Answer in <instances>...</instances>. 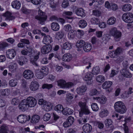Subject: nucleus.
<instances>
[{"mask_svg":"<svg viewBox=\"0 0 133 133\" xmlns=\"http://www.w3.org/2000/svg\"><path fill=\"white\" fill-rule=\"evenodd\" d=\"M114 107L115 111L121 114L124 113L127 110L124 104L121 101L116 102L115 104Z\"/></svg>","mask_w":133,"mask_h":133,"instance_id":"1","label":"nucleus"},{"mask_svg":"<svg viewBox=\"0 0 133 133\" xmlns=\"http://www.w3.org/2000/svg\"><path fill=\"white\" fill-rule=\"evenodd\" d=\"M78 105L80 107V110L79 112L80 116L83 114L88 115L90 114V112L85 102H80L78 103Z\"/></svg>","mask_w":133,"mask_h":133,"instance_id":"2","label":"nucleus"},{"mask_svg":"<svg viewBox=\"0 0 133 133\" xmlns=\"http://www.w3.org/2000/svg\"><path fill=\"white\" fill-rule=\"evenodd\" d=\"M38 15L35 16V19L39 20L41 24H44V21L46 19L47 16L44 12L41 10L38 11Z\"/></svg>","mask_w":133,"mask_h":133,"instance_id":"3","label":"nucleus"},{"mask_svg":"<svg viewBox=\"0 0 133 133\" xmlns=\"http://www.w3.org/2000/svg\"><path fill=\"white\" fill-rule=\"evenodd\" d=\"M123 20L128 23H131L133 22V15L130 13H126L122 16Z\"/></svg>","mask_w":133,"mask_h":133,"instance_id":"4","label":"nucleus"},{"mask_svg":"<svg viewBox=\"0 0 133 133\" xmlns=\"http://www.w3.org/2000/svg\"><path fill=\"white\" fill-rule=\"evenodd\" d=\"M58 85L62 88H69L73 85V84L71 82L66 83L64 80L60 79L57 81Z\"/></svg>","mask_w":133,"mask_h":133,"instance_id":"5","label":"nucleus"},{"mask_svg":"<svg viewBox=\"0 0 133 133\" xmlns=\"http://www.w3.org/2000/svg\"><path fill=\"white\" fill-rule=\"evenodd\" d=\"M122 48L118 47L115 50L109 52V54L111 57L114 58H116L117 56L119 55L122 52Z\"/></svg>","mask_w":133,"mask_h":133,"instance_id":"6","label":"nucleus"},{"mask_svg":"<svg viewBox=\"0 0 133 133\" xmlns=\"http://www.w3.org/2000/svg\"><path fill=\"white\" fill-rule=\"evenodd\" d=\"M23 76L25 78L29 79L33 78L34 74L33 72L31 70H26L23 72Z\"/></svg>","mask_w":133,"mask_h":133,"instance_id":"7","label":"nucleus"},{"mask_svg":"<svg viewBox=\"0 0 133 133\" xmlns=\"http://www.w3.org/2000/svg\"><path fill=\"white\" fill-rule=\"evenodd\" d=\"M30 116H28V118L26 116L24 115H20L17 117V120L20 123H23L27 121H29L30 119Z\"/></svg>","mask_w":133,"mask_h":133,"instance_id":"8","label":"nucleus"},{"mask_svg":"<svg viewBox=\"0 0 133 133\" xmlns=\"http://www.w3.org/2000/svg\"><path fill=\"white\" fill-rule=\"evenodd\" d=\"M29 107L28 103L26 100L25 99L22 100L19 105V109L22 111H24L27 110Z\"/></svg>","mask_w":133,"mask_h":133,"instance_id":"9","label":"nucleus"},{"mask_svg":"<svg viewBox=\"0 0 133 133\" xmlns=\"http://www.w3.org/2000/svg\"><path fill=\"white\" fill-rule=\"evenodd\" d=\"M26 100L30 107H34L36 104L37 102L36 99L32 97H28Z\"/></svg>","mask_w":133,"mask_h":133,"instance_id":"10","label":"nucleus"},{"mask_svg":"<svg viewBox=\"0 0 133 133\" xmlns=\"http://www.w3.org/2000/svg\"><path fill=\"white\" fill-rule=\"evenodd\" d=\"M93 77V75L92 73L91 72H87L84 78V80L86 83L90 85L92 83L91 80Z\"/></svg>","mask_w":133,"mask_h":133,"instance_id":"11","label":"nucleus"},{"mask_svg":"<svg viewBox=\"0 0 133 133\" xmlns=\"http://www.w3.org/2000/svg\"><path fill=\"white\" fill-rule=\"evenodd\" d=\"M52 49V46L51 45H44L41 48V51L43 54H47L51 51Z\"/></svg>","mask_w":133,"mask_h":133,"instance_id":"12","label":"nucleus"},{"mask_svg":"<svg viewBox=\"0 0 133 133\" xmlns=\"http://www.w3.org/2000/svg\"><path fill=\"white\" fill-rule=\"evenodd\" d=\"M16 55L15 50L13 49H10L8 50L6 52V56L8 58L10 59L13 58Z\"/></svg>","mask_w":133,"mask_h":133,"instance_id":"13","label":"nucleus"},{"mask_svg":"<svg viewBox=\"0 0 133 133\" xmlns=\"http://www.w3.org/2000/svg\"><path fill=\"white\" fill-rule=\"evenodd\" d=\"M39 84L36 81L32 82L30 85L29 88L32 91H35L37 90L39 88Z\"/></svg>","mask_w":133,"mask_h":133,"instance_id":"14","label":"nucleus"},{"mask_svg":"<svg viewBox=\"0 0 133 133\" xmlns=\"http://www.w3.org/2000/svg\"><path fill=\"white\" fill-rule=\"evenodd\" d=\"M94 99L96 100L97 101L101 104H105L106 102L107 99V98L104 96L101 97H93Z\"/></svg>","mask_w":133,"mask_h":133,"instance_id":"15","label":"nucleus"},{"mask_svg":"<svg viewBox=\"0 0 133 133\" xmlns=\"http://www.w3.org/2000/svg\"><path fill=\"white\" fill-rule=\"evenodd\" d=\"M121 75L125 77L130 78L132 76V75L129 70L126 69H123L121 71Z\"/></svg>","mask_w":133,"mask_h":133,"instance_id":"16","label":"nucleus"},{"mask_svg":"<svg viewBox=\"0 0 133 133\" xmlns=\"http://www.w3.org/2000/svg\"><path fill=\"white\" fill-rule=\"evenodd\" d=\"M87 88L85 85H83L78 88L76 90L77 93L80 95H83L84 93L86 91Z\"/></svg>","mask_w":133,"mask_h":133,"instance_id":"17","label":"nucleus"},{"mask_svg":"<svg viewBox=\"0 0 133 133\" xmlns=\"http://www.w3.org/2000/svg\"><path fill=\"white\" fill-rule=\"evenodd\" d=\"M52 41V38L50 36L48 35L43 38L42 42L43 44L49 45Z\"/></svg>","mask_w":133,"mask_h":133,"instance_id":"18","label":"nucleus"},{"mask_svg":"<svg viewBox=\"0 0 133 133\" xmlns=\"http://www.w3.org/2000/svg\"><path fill=\"white\" fill-rule=\"evenodd\" d=\"M72 56L69 53L65 54L63 56L62 60L64 61L69 62L72 59Z\"/></svg>","mask_w":133,"mask_h":133,"instance_id":"19","label":"nucleus"},{"mask_svg":"<svg viewBox=\"0 0 133 133\" xmlns=\"http://www.w3.org/2000/svg\"><path fill=\"white\" fill-rule=\"evenodd\" d=\"M83 129L84 132L86 133H89L91 131L92 128L90 125L87 123L83 126Z\"/></svg>","mask_w":133,"mask_h":133,"instance_id":"20","label":"nucleus"},{"mask_svg":"<svg viewBox=\"0 0 133 133\" xmlns=\"http://www.w3.org/2000/svg\"><path fill=\"white\" fill-rule=\"evenodd\" d=\"M51 26L52 30L54 31H58L60 27L59 24L56 22L52 23Z\"/></svg>","mask_w":133,"mask_h":133,"instance_id":"21","label":"nucleus"},{"mask_svg":"<svg viewBox=\"0 0 133 133\" xmlns=\"http://www.w3.org/2000/svg\"><path fill=\"white\" fill-rule=\"evenodd\" d=\"M75 12L76 15L78 16H80L81 17H84L85 16L84 10L82 8L77 9L76 10Z\"/></svg>","mask_w":133,"mask_h":133,"instance_id":"22","label":"nucleus"},{"mask_svg":"<svg viewBox=\"0 0 133 133\" xmlns=\"http://www.w3.org/2000/svg\"><path fill=\"white\" fill-rule=\"evenodd\" d=\"M40 54V52H38L35 56L34 57L33 59H32L31 60V63L36 66H38V64L37 63L36 61L38 58Z\"/></svg>","mask_w":133,"mask_h":133,"instance_id":"23","label":"nucleus"},{"mask_svg":"<svg viewBox=\"0 0 133 133\" xmlns=\"http://www.w3.org/2000/svg\"><path fill=\"white\" fill-rule=\"evenodd\" d=\"M73 112V110L68 107H66L63 109L62 112L64 115H68L72 114Z\"/></svg>","mask_w":133,"mask_h":133,"instance_id":"24","label":"nucleus"},{"mask_svg":"<svg viewBox=\"0 0 133 133\" xmlns=\"http://www.w3.org/2000/svg\"><path fill=\"white\" fill-rule=\"evenodd\" d=\"M11 6L13 8L18 9L21 7V3L18 1H14L12 2Z\"/></svg>","mask_w":133,"mask_h":133,"instance_id":"25","label":"nucleus"},{"mask_svg":"<svg viewBox=\"0 0 133 133\" xmlns=\"http://www.w3.org/2000/svg\"><path fill=\"white\" fill-rule=\"evenodd\" d=\"M112 83L111 81H107L104 82L103 84L102 87L105 89H106L109 88L112 85Z\"/></svg>","mask_w":133,"mask_h":133,"instance_id":"26","label":"nucleus"},{"mask_svg":"<svg viewBox=\"0 0 133 133\" xmlns=\"http://www.w3.org/2000/svg\"><path fill=\"white\" fill-rule=\"evenodd\" d=\"M44 109L47 111H48L51 110L52 105L50 102H46L43 106Z\"/></svg>","mask_w":133,"mask_h":133,"instance_id":"27","label":"nucleus"},{"mask_svg":"<svg viewBox=\"0 0 133 133\" xmlns=\"http://www.w3.org/2000/svg\"><path fill=\"white\" fill-rule=\"evenodd\" d=\"M122 35V33L119 31L117 30L113 36L116 41H119Z\"/></svg>","mask_w":133,"mask_h":133,"instance_id":"28","label":"nucleus"},{"mask_svg":"<svg viewBox=\"0 0 133 133\" xmlns=\"http://www.w3.org/2000/svg\"><path fill=\"white\" fill-rule=\"evenodd\" d=\"M40 119V117L38 115H35L33 116L31 118V122L33 124L38 123Z\"/></svg>","mask_w":133,"mask_h":133,"instance_id":"29","label":"nucleus"},{"mask_svg":"<svg viewBox=\"0 0 133 133\" xmlns=\"http://www.w3.org/2000/svg\"><path fill=\"white\" fill-rule=\"evenodd\" d=\"M64 36V32L62 31H58L56 34L55 38L59 40L61 39Z\"/></svg>","mask_w":133,"mask_h":133,"instance_id":"30","label":"nucleus"},{"mask_svg":"<svg viewBox=\"0 0 133 133\" xmlns=\"http://www.w3.org/2000/svg\"><path fill=\"white\" fill-rule=\"evenodd\" d=\"M132 6L129 4H127L124 5L122 8V10L124 11H130L132 8Z\"/></svg>","mask_w":133,"mask_h":133,"instance_id":"31","label":"nucleus"},{"mask_svg":"<svg viewBox=\"0 0 133 133\" xmlns=\"http://www.w3.org/2000/svg\"><path fill=\"white\" fill-rule=\"evenodd\" d=\"M83 63L86 65H88V66H87L86 68L88 69L91 67V63L90 62V59L86 57H84L83 61Z\"/></svg>","mask_w":133,"mask_h":133,"instance_id":"32","label":"nucleus"},{"mask_svg":"<svg viewBox=\"0 0 133 133\" xmlns=\"http://www.w3.org/2000/svg\"><path fill=\"white\" fill-rule=\"evenodd\" d=\"M3 16L5 17L6 20H11L14 18V17L11 16V13L9 12H7L3 15Z\"/></svg>","mask_w":133,"mask_h":133,"instance_id":"33","label":"nucleus"},{"mask_svg":"<svg viewBox=\"0 0 133 133\" xmlns=\"http://www.w3.org/2000/svg\"><path fill=\"white\" fill-rule=\"evenodd\" d=\"M85 43V41L83 40H78L76 43V46L78 48H83Z\"/></svg>","mask_w":133,"mask_h":133,"instance_id":"34","label":"nucleus"},{"mask_svg":"<svg viewBox=\"0 0 133 133\" xmlns=\"http://www.w3.org/2000/svg\"><path fill=\"white\" fill-rule=\"evenodd\" d=\"M83 48L85 51L88 52L91 50L92 48L91 45L90 43H86Z\"/></svg>","mask_w":133,"mask_h":133,"instance_id":"35","label":"nucleus"},{"mask_svg":"<svg viewBox=\"0 0 133 133\" xmlns=\"http://www.w3.org/2000/svg\"><path fill=\"white\" fill-rule=\"evenodd\" d=\"M108 114V112L107 110L102 109L99 113V116L100 117L103 118L107 116Z\"/></svg>","mask_w":133,"mask_h":133,"instance_id":"36","label":"nucleus"},{"mask_svg":"<svg viewBox=\"0 0 133 133\" xmlns=\"http://www.w3.org/2000/svg\"><path fill=\"white\" fill-rule=\"evenodd\" d=\"M25 59L26 58L23 57H19L17 59V61L19 65L22 66L25 63L24 61Z\"/></svg>","mask_w":133,"mask_h":133,"instance_id":"37","label":"nucleus"},{"mask_svg":"<svg viewBox=\"0 0 133 133\" xmlns=\"http://www.w3.org/2000/svg\"><path fill=\"white\" fill-rule=\"evenodd\" d=\"M76 34V32L75 31L72 30L69 31L68 33V37L69 39H72L74 38Z\"/></svg>","mask_w":133,"mask_h":133,"instance_id":"38","label":"nucleus"},{"mask_svg":"<svg viewBox=\"0 0 133 133\" xmlns=\"http://www.w3.org/2000/svg\"><path fill=\"white\" fill-rule=\"evenodd\" d=\"M17 68V64L15 63H12L9 66V70L11 72H14L16 70Z\"/></svg>","mask_w":133,"mask_h":133,"instance_id":"39","label":"nucleus"},{"mask_svg":"<svg viewBox=\"0 0 133 133\" xmlns=\"http://www.w3.org/2000/svg\"><path fill=\"white\" fill-rule=\"evenodd\" d=\"M17 84V81L16 79H12L9 81V84L11 87L16 86Z\"/></svg>","mask_w":133,"mask_h":133,"instance_id":"40","label":"nucleus"},{"mask_svg":"<svg viewBox=\"0 0 133 133\" xmlns=\"http://www.w3.org/2000/svg\"><path fill=\"white\" fill-rule=\"evenodd\" d=\"M116 21V18L115 17H111L108 20L107 23L109 25H112L115 23Z\"/></svg>","mask_w":133,"mask_h":133,"instance_id":"41","label":"nucleus"},{"mask_svg":"<svg viewBox=\"0 0 133 133\" xmlns=\"http://www.w3.org/2000/svg\"><path fill=\"white\" fill-rule=\"evenodd\" d=\"M36 75L37 77L39 79L42 78L45 75L42 72L39 70L36 71Z\"/></svg>","mask_w":133,"mask_h":133,"instance_id":"42","label":"nucleus"},{"mask_svg":"<svg viewBox=\"0 0 133 133\" xmlns=\"http://www.w3.org/2000/svg\"><path fill=\"white\" fill-rule=\"evenodd\" d=\"M63 108L62 105L60 104H58L56 106L55 108V110L57 111L58 112H62Z\"/></svg>","mask_w":133,"mask_h":133,"instance_id":"43","label":"nucleus"},{"mask_svg":"<svg viewBox=\"0 0 133 133\" xmlns=\"http://www.w3.org/2000/svg\"><path fill=\"white\" fill-rule=\"evenodd\" d=\"M72 48V45L69 42H67L63 44V48L64 49L69 50Z\"/></svg>","mask_w":133,"mask_h":133,"instance_id":"44","label":"nucleus"},{"mask_svg":"<svg viewBox=\"0 0 133 133\" xmlns=\"http://www.w3.org/2000/svg\"><path fill=\"white\" fill-rule=\"evenodd\" d=\"M79 26L81 28H85L87 25V23L86 21L84 20H81L79 22Z\"/></svg>","mask_w":133,"mask_h":133,"instance_id":"45","label":"nucleus"},{"mask_svg":"<svg viewBox=\"0 0 133 133\" xmlns=\"http://www.w3.org/2000/svg\"><path fill=\"white\" fill-rule=\"evenodd\" d=\"M105 78L103 76L99 75L96 77V79L98 82L101 83L104 81Z\"/></svg>","mask_w":133,"mask_h":133,"instance_id":"46","label":"nucleus"},{"mask_svg":"<svg viewBox=\"0 0 133 133\" xmlns=\"http://www.w3.org/2000/svg\"><path fill=\"white\" fill-rule=\"evenodd\" d=\"M8 129L7 127L3 126L1 127L0 133H7Z\"/></svg>","mask_w":133,"mask_h":133,"instance_id":"47","label":"nucleus"},{"mask_svg":"<svg viewBox=\"0 0 133 133\" xmlns=\"http://www.w3.org/2000/svg\"><path fill=\"white\" fill-rule=\"evenodd\" d=\"M39 71L44 74L45 75H46L48 73V69L45 66H42L41 67V70Z\"/></svg>","mask_w":133,"mask_h":133,"instance_id":"48","label":"nucleus"},{"mask_svg":"<svg viewBox=\"0 0 133 133\" xmlns=\"http://www.w3.org/2000/svg\"><path fill=\"white\" fill-rule=\"evenodd\" d=\"M92 24H97L99 23L100 21L98 18L94 17L91 18L90 20Z\"/></svg>","mask_w":133,"mask_h":133,"instance_id":"49","label":"nucleus"},{"mask_svg":"<svg viewBox=\"0 0 133 133\" xmlns=\"http://www.w3.org/2000/svg\"><path fill=\"white\" fill-rule=\"evenodd\" d=\"M99 68L98 66H96L93 68L92 70V73L94 74H98L99 72Z\"/></svg>","mask_w":133,"mask_h":133,"instance_id":"50","label":"nucleus"},{"mask_svg":"<svg viewBox=\"0 0 133 133\" xmlns=\"http://www.w3.org/2000/svg\"><path fill=\"white\" fill-rule=\"evenodd\" d=\"M110 38V36L109 35L107 34L103 35L102 37L103 42H104V41L107 42Z\"/></svg>","mask_w":133,"mask_h":133,"instance_id":"51","label":"nucleus"},{"mask_svg":"<svg viewBox=\"0 0 133 133\" xmlns=\"http://www.w3.org/2000/svg\"><path fill=\"white\" fill-rule=\"evenodd\" d=\"M91 107L92 110L95 111H97L99 109V108L97 104L95 103H93L92 104Z\"/></svg>","mask_w":133,"mask_h":133,"instance_id":"52","label":"nucleus"},{"mask_svg":"<svg viewBox=\"0 0 133 133\" xmlns=\"http://www.w3.org/2000/svg\"><path fill=\"white\" fill-rule=\"evenodd\" d=\"M51 115L50 114L47 113L45 114L43 117V119L45 121L49 120L50 118Z\"/></svg>","mask_w":133,"mask_h":133,"instance_id":"53","label":"nucleus"},{"mask_svg":"<svg viewBox=\"0 0 133 133\" xmlns=\"http://www.w3.org/2000/svg\"><path fill=\"white\" fill-rule=\"evenodd\" d=\"M53 87V85L52 84H45L42 86L43 89H49Z\"/></svg>","mask_w":133,"mask_h":133,"instance_id":"54","label":"nucleus"},{"mask_svg":"<svg viewBox=\"0 0 133 133\" xmlns=\"http://www.w3.org/2000/svg\"><path fill=\"white\" fill-rule=\"evenodd\" d=\"M117 31V28L114 27L111 29L109 30V33L110 35L113 36Z\"/></svg>","mask_w":133,"mask_h":133,"instance_id":"55","label":"nucleus"},{"mask_svg":"<svg viewBox=\"0 0 133 133\" xmlns=\"http://www.w3.org/2000/svg\"><path fill=\"white\" fill-rule=\"evenodd\" d=\"M99 94V93L97 89H94L90 91L89 95L91 96H93Z\"/></svg>","mask_w":133,"mask_h":133,"instance_id":"56","label":"nucleus"},{"mask_svg":"<svg viewBox=\"0 0 133 133\" xmlns=\"http://www.w3.org/2000/svg\"><path fill=\"white\" fill-rule=\"evenodd\" d=\"M74 95L70 93H68L66 94V100L68 101L69 100H71L74 98Z\"/></svg>","mask_w":133,"mask_h":133,"instance_id":"57","label":"nucleus"},{"mask_svg":"<svg viewBox=\"0 0 133 133\" xmlns=\"http://www.w3.org/2000/svg\"><path fill=\"white\" fill-rule=\"evenodd\" d=\"M112 121L111 119H107L105 121V125L109 127L112 123Z\"/></svg>","mask_w":133,"mask_h":133,"instance_id":"58","label":"nucleus"},{"mask_svg":"<svg viewBox=\"0 0 133 133\" xmlns=\"http://www.w3.org/2000/svg\"><path fill=\"white\" fill-rule=\"evenodd\" d=\"M19 102V100L17 98H15L13 99L11 101L12 104L14 105L18 104Z\"/></svg>","mask_w":133,"mask_h":133,"instance_id":"59","label":"nucleus"},{"mask_svg":"<svg viewBox=\"0 0 133 133\" xmlns=\"http://www.w3.org/2000/svg\"><path fill=\"white\" fill-rule=\"evenodd\" d=\"M69 3L68 0H64L62 4V6L64 8L67 7L69 5Z\"/></svg>","mask_w":133,"mask_h":133,"instance_id":"60","label":"nucleus"},{"mask_svg":"<svg viewBox=\"0 0 133 133\" xmlns=\"http://www.w3.org/2000/svg\"><path fill=\"white\" fill-rule=\"evenodd\" d=\"M8 45L7 43L5 42L2 43L0 44V49L1 50L4 49Z\"/></svg>","mask_w":133,"mask_h":133,"instance_id":"61","label":"nucleus"},{"mask_svg":"<svg viewBox=\"0 0 133 133\" xmlns=\"http://www.w3.org/2000/svg\"><path fill=\"white\" fill-rule=\"evenodd\" d=\"M67 120L71 125L73 123L74 119L73 117L70 116L68 118Z\"/></svg>","mask_w":133,"mask_h":133,"instance_id":"62","label":"nucleus"},{"mask_svg":"<svg viewBox=\"0 0 133 133\" xmlns=\"http://www.w3.org/2000/svg\"><path fill=\"white\" fill-rule=\"evenodd\" d=\"M64 28L65 31H70L72 30V27L71 25L69 24H67L64 26Z\"/></svg>","mask_w":133,"mask_h":133,"instance_id":"63","label":"nucleus"},{"mask_svg":"<svg viewBox=\"0 0 133 133\" xmlns=\"http://www.w3.org/2000/svg\"><path fill=\"white\" fill-rule=\"evenodd\" d=\"M124 126V131L125 133H131L129 131L127 125V124L125 123L123 124Z\"/></svg>","mask_w":133,"mask_h":133,"instance_id":"64","label":"nucleus"}]
</instances>
